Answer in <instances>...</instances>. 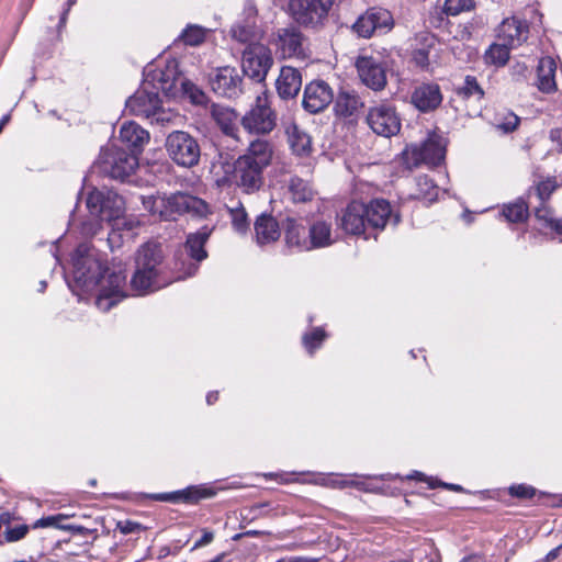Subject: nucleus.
Listing matches in <instances>:
<instances>
[{"instance_id": "obj_42", "label": "nucleus", "mask_w": 562, "mask_h": 562, "mask_svg": "<svg viewBox=\"0 0 562 562\" xmlns=\"http://www.w3.org/2000/svg\"><path fill=\"white\" fill-rule=\"evenodd\" d=\"M417 193L416 198L432 202L437 199L439 188L428 176H419L416 179Z\"/></svg>"}, {"instance_id": "obj_51", "label": "nucleus", "mask_w": 562, "mask_h": 562, "mask_svg": "<svg viewBox=\"0 0 562 562\" xmlns=\"http://www.w3.org/2000/svg\"><path fill=\"white\" fill-rule=\"evenodd\" d=\"M175 116L176 115L172 111L166 110L165 108L161 106V103H159L157 109H155L153 114L147 120L151 124H157V125L164 126V125L170 123Z\"/></svg>"}, {"instance_id": "obj_19", "label": "nucleus", "mask_w": 562, "mask_h": 562, "mask_svg": "<svg viewBox=\"0 0 562 562\" xmlns=\"http://www.w3.org/2000/svg\"><path fill=\"white\" fill-rule=\"evenodd\" d=\"M274 41L277 49L283 58L304 57V37L295 26L279 29Z\"/></svg>"}, {"instance_id": "obj_11", "label": "nucleus", "mask_w": 562, "mask_h": 562, "mask_svg": "<svg viewBox=\"0 0 562 562\" xmlns=\"http://www.w3.org/2000/svg\"><path fill=\"white\" fill-rule=\"evenodd\" d=\"M273 64L270 49L260 43L247 45L243 53V71L257 82H262Z\"/></svg>"}, {"instance_id": "obj_43", "label": "nucleus", "mask_w": 562, "mask_h": 562, "mask_svg": "<svg viewBox=\"0 0 562 562\" xmlns=\"http://www.w3.org/2000/svg\"><path fill=\"white\" fill-rule=\"evenodd\" d=\"M502 214L508 222H524L528 216V206L522 200H518L514 203L505 205Z\"/></svg>"}, {"instance_id": "obj_49", "label": "nucleus", "mask_w": 562, "mask_h": 562, "mask_svg": "<svg viewBox=\"0 0 562 562\" xmlns=\"http://www.w3.org/2000/svg\"><path fill=\"white\" fill-rule=\"evenodd\" d=\"M407 477L419 480V481H425L427 483V488H429V490H435L437 487H443V488L452 490L456 492H465L460 485L443 483L434 477H425L423 473L417 472V471H415L413 474L408 475Z\"/></svg>"}, {"instance_id": "obj_23", "label": "nucleus", "mask_w": 562, "mask_h": 562, "mask_svg": "<svg viewBox=\"0 0 562 562\" xmlns=\"http://www.w3.org/2000/svg\"><path fill=\"white\" fill-rule=\"evenodd\" d=\"M151 88L157 92L161 90L166 94H172L178 86L181 87V81L184 79L178 71V64L176 60H169L165 68L156 69L151 75Z\"/></svg>"}, {"instance_id": "obj_56", "label": "nucleus", "mask_w": 562, "mask_h": 562, "mask_svg": "<svg viewBox=\"0 0 562 562\" xmlns=\"http://www.w3.org/2000/svg\"><path fill=\"white\" fill-rule=\"evenodd\" d=\"M213 539H214L213 531L204 529L202 531L201 538L195 541L193 549L204 547V546L211 543L213 541Z\"/></svg>"}, {"instance_id": "obj_60", "label": "nucleus", "mask_w": 562, "mask_h": 562, "mask_svg": "<svg viewBox=\"0 0 562 562\" xmlns=\"http://www.w3.org/2000/svg\"><path fill=\"white\" fill-rule=\"evenodd\" d=\"M551 187L550 183H541L538 186V194L541 201H544L546 198L550 195Z\"/></svg>"}, {"instance_id": "obj_10", "label": "nucleus", "mask_w": 562, "mask_h": 562, "mask_svg": "<svg viewBox=\"0 0 562 562\" xmlns=\"http://www.w3.org/2000/svg\"><path fill=\"white\" fill-rule=\"evenodd\" d=\"M241 125L254 134H269L277 126V114L266 93L257 95L255 105L243 116Z\"/></svg>"}, {"instance_id": "obj_48", "label": "nucleus", "mask_w": 562, "mask_h": 562, "mask_svg": "<svg viewBox=\"0 0 562 562\" xmlns=\"http://www.w3.org/2000/svg\"><path fill=\"white\" fill-rule=\"evenodd\" d=\"M474 8V0H446L443 11L448 15H458Z\"/></svg>"}, {"instance_id": "obj_27", "label": "nucleus", "mask_w": 562, "mask_h": 562, "mask_svg": "<svg viewBox=\"0 0 562 562\" xmlns=\"http://www.w3.org/2000/svg\"><path fill=\"white\" fill-rule=\"evenodd\" d=\"M276 86L280 98H294L302 86L301 72L296 68L290 66L282 67Z\"/></svg>"}, {"instance_id": "obj_39", "label": "nucleus", "mask_w": 562, "mask_h": 562, "mask_svg": "<svg viewBox=\"0 0 562 562\" xmlns=\"http://www.w3.org/2000/svg\"><path fill=\"white\" fill-rule=\"evenodd\" d=\"M510 49L507 44L499 42L494 43L485 53V60L487 64H492L497 67L506 65L510 56Z\"/></svg>"}, {"instance_id": "obj_12", "label": "nucleus", "mask_w": 562, "mask_h": 562, "mask_svg": "<svg viewBox=\"0 0 562 562\" xmlns=\"http://www.w3.org/2000/svg\"><path fill=\"white\" fill-rule=\"evenodd\" d=\"M367 123L378 135L391 137L401 130V119L394 106L381 103L372 106L367 114Z\"/></svg>"}, {"instance_id": "obj_4", "label": "nucleus", "mask_w": 562, "mask_h": 562, "mask_svg": "<svg viewBox=\"0 0 562 562\" xmlns=\"http://www.w3.org/2000/svg\"><path fill=\"white\" fill-rule=\"evenodd\" d=\"M220 166L225 175L222 178H216L218 186H225L233 181L243 192L250 194L258 191L263 184L265 169L246 158L239 156L233 165L221 161Z\"/></svg>"}, {"instance_id": "obj_61", "label": "nucleus", "mask_w": 562, "mask_h": 562, "mask_svg": "<svg viewBox=\"0 0 562 562\" xmlns=\"http://www.w3.org/2000/svg\"><path fill=\"white\" fill-rule=\"evenodd\" d=\"M507 492L514 493V492H538V491L531 486H527L525 484H519V485L509 486Z\"/></svg>"}, {"instance_id": "obj_33", "label": "nucleus", "mask_w": 562, "mask_h": 562, "mask_svg": "<svg viewBox=\"0 0 562 562\" xmlns=\"http://www.w3.org/2000/svg\"><path fill=\"white\" fill-rule=\"evenodd\" d=\"M363 106V102L359 95L349 90H340L336 97L334 110L338 116H352Z\"/></svg>"}, {"instance_id": "obj_64", "label": "nucleus", "mask_w": 562, "mask_h": 562, "mask_svg": "<svg viewBox=\"0 0 562 562\" xmlns=\"http://www.w3.org/2000/svg\"><path fill=\"white\" fill-rule=\"evenodd\" d=\"M550 228L562 235V220H550Z\"/></svg>"}, {"instance_id": "obj_29", "label": "nucleus", "mask_w": 562, "mask_h": 562, "mask_svg": "<svg viewBox=\"0 0 562 562\" xmlns=\"http://www.w3.org/2000/svg\"><path fill=\"white\" fill-rule=\"evenodd\" d=\"M211 114L225 135L234 139L238 138L239 128L237 125V113L234 110L218 104H213Z\"/></svg>"}, {"instance_id": "obj_38", "label": "nucleus", "mask_w": 562, "mask_h": 562, "mask_svg": "<svg viewBox=\"0 0 562 562\" xmlns=\"http://www.w3.org/2000/svg\"><path fill=\"white\" fill-rule=\"evenodd\" d=\"M418 38L423 46L414 50L413 59L417 66L426 68L429 65L430 50L436 44V37L430 33H423Z\"/></svg>"}, {"instance_id": "obj_55", "label": "nucleus", "mask_w": 562, "mask_h": 562, "mask_svg": "<svg viewBox=\"0 0 562 562\" xmlns=\"http://www.w3.org/2000/svg\"><path fill=\"white\" fill-rule=\"evenodd\" d=\"M519 124V117L514 113H508L505 116L504 122L497 124V127L505 133L513 132L517 128Z\"/></svg>"}, {"instance_id": "obj_3", "label": "nucleus", "mask_w": 562, "mask_h": 562, "mask_svg": "<svg viewBox=\"0 0 562 562\" xmlns=\"http://www.w3.org/2000/svg\"><path fill=\"white\" fill-rule=\"evenodd\" d=\"M143 205L164 221H176L184 214L202 217L209 212V206L202 199L183 192L144 196Z\"/></svg>"}, {"instance_id": "obj_30", "label": "nucleus", "mask_w": 562, "mask_h": 562, "mask_svg": "<svg viewBox=\"0 0 562 562\" xmlns=\"http://www.w3.org/2000/svg\"><path fill=\"white\" fill-rule=\"evenodd\" d=\"M255 234L259 245L270 244L280 237V227L274 217L261 214L255 222Z\"/></svg>"}, {"instance_id": "obj_1", "label": "nucleus", "mask_w": 562, "mask_h": 562, "mask_svg": "<svg viewBox=\"0 0 562 562\" xmlns=\"http://www.w3.org/2000/svg\"><path fill=\"white\" fill-rule=\"evenodd\" d=\"M71 260L74 281L78 288L89 292L100 286V293L95 300L100 311L108 312L127 296L125 272L123 270L109 272L89 244H80L75 249Z\"/></svg>"}, {"instance_id": "obj_54", "label": "nucleus", "mask_w": 562, "mask_h": 562, "mask_svg": "<svg viewBox=\"0 0 562 562\" xmlns=\"http://www.w3.org/2000/svg\"><path fill=\"white\" fill-rule=\"evenodd\" d=\"M116 529H119L122 535H132L139 533L144 528L140 524L126 519L119 520L116 522Z\"/></svg>"}, {"instance_id": "obj_21", "label": "nucleus", "mask_w": 562, "mask_h": 562, "mask_svg": "<svg viewBox=\"0 0 562 562\" xmlns=\"http://www.w3.org/2000/svg\"><path fill=\"white\" fill-rule=\"evenodd\" d=\"M104 202L102 204V215H100L101 221L113 222V231L109 234L108 241L110 244L115 243V238L120 237L116 233V228L120 229L121 226L126 225V220L121 217L123 213V199L115 192L111 190H106V195L104 196Z\"/></svg>"}, {"instance_id": "obj_57", "label": "nucleus", "mask_w": 562, "mask_h": 562, "mask_svg": "<svg viewBox=\"0 0 562 562\" xmlns=\"http://www.w3.org/2000/svg\"><path fill=\"white\" fill-rule=\"evenodd\" d=\"M528 67L522 63H517L513 66V75L517 80L525 79L527 77Z\"/></svg>"}, {"instance_id": "obj_32", "label": "nucleus", "mask_w": 562, "mask_h": 562, "mask_svg": "<svg viewBox=\"0 0 562 562\" xmlns=\"http://www.w3.org/2000/svg\"><path fill=\"white\" fill-rule=\"evenodd\" d=\"M212 233V228L203 226L195 233L189 234L186 241V249L189 256L200 262L207 257L204 246Z\"/></svg>"}, {"instance_id": "obj_50", "label": "nucleus", "mask_w": 562, "mask_h": 562, "mask_svg": "<svg viewBox=\"0 0 562 562\" xmlns=\"http://www.w3.org/2000/svg\"><path fill=\"white\" fill-rule=\"evenodd\" d=\"M326 334L323 328H314L311 333L303 336V345L310 353H313L325 339Z\"/></svg>"}, {"instance_id": "obj_25", "label": "nucleus", "mask_w": 562, "mask_h": 562, "mask_svg": "<svg viewBox=\"0 0 562 562\" xmlns=\"http://www.w3.org/2000/svg\"><path fill=\"white\" fill-rule=\"evenodd\" d=\"M119 137L131 149V153L136 155H139L149 142V133L133 121L124 122L121 125Z\"/></svg>"}, {"instance_id": "obj_53", "label": "nucleus", "mask_w": 562, "mask_h": 562, "mask_svg": "<svg viewBox=\"0 0 562 562\" xmlns=\"http://www.w3.org/2000/svg\"><path fill=\"white\" fill-rule=\"evenodd\" d=\"M30 530L27 525H19L14 527H7L4 538L9 542H15L23 539Z\"/></svg>"}, {"instance_id": "obj_16", "label": "nucleus", "mask_w": 562, "mask_h": 562, "mask_svg": "<svg viewBox=\"0 0 562 562\" xmlns=\"http://www.w3.org/2000/svg\"><path fill=\"white\" fill-rule=\"evenodd\" d=\"M334 100L333 89L323 80L310 82L303 94V108L310 113H318L325 110Z\"/></svg>"}, {"instance_id": "obj_26", "label": "nucleus", "mask_w": 562, "mask_h": 562, "mask_svg": "<svg viewBox=\"0 0 562 562\" xmlns=\"http://www.w3.org/2000/svg\"><path fill=\"white\" fill-rule=\"evenodd\" d=\"M274 154L273 145L270 140L256 138L251 140L240 157L246 158L250 162L266 169L271 165Z\"/></svg>"}, {"instance_id": "obj_63", "label": "nucleus", "mask_w": 562, "mask_h": 562, "mask_svg": "<svg viewBox=\"0 0 562 562\" xmlns=\"http://www.w3.org/2000/svg\"><path fill=\"white\" fill-rule=\"evenodd\" d=\"M288 562H319V559L307 557H291L288 559Z\"/></svg>"}, {"instance_id": "obj_36", "label": "nucleus", "mask_w": 562, "mask_h": 562, "mask_svg": "<svg viewBox=\"0 0 562 562\" xmlns=\"http://www.w3.org/2000/svg\"><path fill=\"white\" fill-rule=\"evenodd\" d=\"M288 190L294 202L311 201L316 191L313 184L299 176H291L288 181Z\"/></svg>"}, {"instance_id": "obj_18", "label": "nucleus", "mask_w": 562, "mask_h": 562, "mask_svg": "<svg viewBox=\"0 0 562 562\" xmlns=\"http://www.w3.org/2000/svg\"><path fill=\"white\" fill-rule=\"evenodd\" d=\"M529 36V23L517 16L506 18L497 29V38L512 48L519 47Z\"/></svg>"}, {"instance_id": "obj_5", "label": "nucleus", "mask_w": 562, "mask_h": 562, "mask_svg": "<svg viewBox=\"0 0 562 562\" xmlns=\"http://www.w3.org/2000/svg\"><path fill=\"white\" fill-rule=\"evenodd\" d=\"M165 147L168 157L179 167L192 168L200 161V145L188 132H171L166 138Z\"/></svg>"}, {"instance_id": "obj_7", "label": "nucleus", "mask_w": 562, "mask_h": 562, "mask_svg": "<svg viewBox=\"0 0 562 562\" xmlns=\"http://www.w3.org/2000/svg\"><path fill=\"white\" fill-rule=\"evenodd\" d=\"M98 164L101 171L109 177L124 180L137 168L138 155L123 148L109 146L101 150Z\"/></svg>"}, {"instance_id": "obj_34", "label": "nucleus", "mask_w": 562, "mask_h": 562, "mask_svg": "<svg viewBox=\"0 0 562 562\" xmlns=\"http://www.w3.org/2000/svg\"><path fill=\"white\" fill-rule=\"evenodd\" d=\"M308 241L311 243V249L323 248L334 244L335 238L331 233V224L324 220L314 222L308 231Z\"/></svg>"}, {"instance_id": "obj_8", "label": "nucleus", "mask_w": 562, "mask_h": 562, "mask_svg": "<svg viewBox=\"0 0 562 562\" xmlns=\"http://www.w3.org/2000/svg\"><path fill=\"white\" fill-rule=\"evenodd\" d=\"M361 82L373 91H381L387 83L389 58L380 53L361 55L356 60Z\"/></svg>"}, {"instance_id": "obj_15", "label": "nucleus", "mask_w": 562, "mask_h": 562, "mask_svg": "<svg viewBox=\"0 0 562 562\" xmlns=\"http://www.w3.org/2000/svg\"><path fill=\"white\" fill-rule=\"evenodd\" d=\"M243 78L234 67H221L210 77L212 90L218 95L236 98L241 92Z\"/></svg>"}, {"instance_id": "obj_6", "label": "nucleus", "mask_w": 562, "mask_h": 562, "mask_svg": "<svg viewBox=\"0 0 562 562\" xmlns=\"http://www.w3.org/2000/svg\"><path fill=\"white\" fill-rule=\"evenodd\" d=\"M402 156L404 164L409 169L420 164L438 166L446 156V142L443 137L431 134L420 145L406 147Z\"/></svg>"}, {"instance_id": "obj_41", "label": "nucleus", "mask_w": 562, "mask_h": 562, "mask_svg": "<svg viewBox=\"0 0 562 562\" xmlns=\"http://www.w3.org/2000/svg\"><path fill=\"white\" fill-rule=\"evenodd\" d=\"M64 517L61 515L43 517L41 519H37L33 524L32 528L36 529V528L56 527L59 529L70 530L74 533H79V535H85L89 531L87 528H85L82 526L59 525L58 521L61 520Z\"/></svg>"}, {"instance_id": "obj_45", "label": "nucleus", "mask_w": 562, "mask_h": 562, "mask_svg": "<svg viewBox=\"0 0 562 562\" xmlns=\"http://www.w3.org/2000/svg\"><path fill=\"white\" fill-rule=\"evenodd\" d=\"M458 93L465 99L474 98L475 100H481L484 95V91L474 76H467L464 78V82L458 89Z\"/></svg>"}, {"instance_id": "obj_40", "label": "nucleus", "mask_w": 562, "mask_h": 562, "mask_svg": "<svg viewBox=\"0 0 562 562\" xmlns=\"http://www.w3.org/2000/svg\"><path fill=\"white\" fill-rule=\"evenodd\" d=\"M149 498L156 502H165L171 504H194L201 498L210 496L211 494H146Z\"/></svg>"}, {"instance_id": "obj_58", "label": "nucleus", "mask_w": 562, "mask_h": 562, "mask_svg": "<svg viewBox=\"0 0 562 562\" xmlns=\"http://www.w3.org/2000/svg\"><path fill=\"white\" fill-rule=\"evenodd\" d=\"M540 497L543 498V503L551 506H562V494H559V499H557V494H539Z\"/></svg>"}, {"instance_id": "obj_44", "label": "nucleus", "mask_w": 562, "mask_h": 562, "mask_svg": "<svg viewBox=\"0 0 562 562\" xmlns=\"http://www.w3.org/2000/svg\"><path fill=\"white\" fill-rule=\"evenodd\" d=\"M207 30L200 25H188L180 35L184 44L198 46L204 42Z\"/></svg>"}, {"instance_id": "obj_17", "label": "nucleus", "mask_w": 562, "mask_h": 562, "mask_svg": "<svg viewBox=\"0 0 562 562\" xmlns=\"http://www.w3.org/2000/svg\"><path fill=\"white\" fill-rule=\"evenodd\" d=\"M149 82H145L126 101V109L136 116L148 119L155 109L161 103L158 92L155 89H148Z\"/></svg>"}, {"instance_id": "obj_62", "label": "nucleus", "mask_w": 562, "mask_h": 562, "mask_svg": "<svg viewBox=\"0 0 562 562\" xmlns=\"http://www.w3.org/2000/svg\"><path fill=\"white\" fill-rule=\"evenodd\" d=\"M561 549L562 546H558L557 548L549 551L544 557V562H552L553 560H555L559 557Z\"/></svg>"}, {"instance_id": "obj_47", "label": "nucleus", "mask_w": 562, "mask_h": 562, "mask_svg": "<svg viewBox=\"0 0 562 562\" xmlns=\"http://www.w3.org/2000/svg\"><path fill=\"white\" fill-rule=\"evenodd\" d=\"M232 225L237 233L244 234L249 228L248 216L245 209L239 205L231 209Z\"/></svg>"}, {"instance_id": "obj_52", "label": "nucleus", "mask_w": 562, "mask_h": 562, "mask_svg": "<svg viewBox=\"0 0 562 562\" xmlns=\"http://www.w3.org/2000/svg\"><path fill=\"white\" fill-rule=\"evenodd\" d=\"M182 90L190 97L194 104H202L205 101V94L191 81L183 79L181 81Z\"/></svg>"}, {"instance_id": "obj_31", "label": "nucleus", "mask_w": 562, "mask_h": 562, "mask_svg": "<svg viewBox=\"0 0 562 562\" xmlns=\"http://www.w3.org/2000/svg\"><path fill=\"white\" fill-rule=\"evenodd\" d=\"M555 60L546 56L539 60L537 72H538V89L544 93L553 92L557 89L555 83Z\"/></svg>"}, {"instance_id": "obj_13", "label": "nucleus", "mask_w": 562, "mask_h": 562, "mask_svg": "<svg viewBox=\"0 0 562 562\" xmlns=\"http://www.w3.org/2000/svg\"><path fill=\"white\" fill-rule=\"evenodd\" d=\"M393 26V16L383 8H371L358 18L353 31L361 37L369 38L375 31L386 33Z\"/></svg>"}, {"instance_id": "obj_59", "label": "nucleus", "mask_w": 562, "mask_h": 562, "mask_svg": "<svg viewBox=\"0 0 562 562\" xmlns=\"http://www.w3.org/2000/svg\"><path fill=\"white\" fill-rule=\"evenodd\" d=\"M536 217L540 221H543L548 227H550V220H554L550 212L547 209H537L536 210Z\"/></svg>"}, {"instance_id": "obj_22", "label": "nucleus", "mask_w": 562, "mask_h": 562, "mask_svg": "<svg viewBox=\"0 0 562 562\" xmlns=\"http://www.w3.org/2000/svg\"><path fill=\"white\" fill-rule=\"evenodd\" d=\"M366 221L369 227L382 229L389 221L396 225L400 221L398 215L392 214L391 204L384 199H374L370 203L364 204Z\"/></svg>"}, {"instance_id": "obj_9", "label": "nucleus", "mask_w": 562, "mask_h": 562, "mask_svg": "<svg viewBox=\"0 0 562 562\" xmlns=\"http://www.w3.org/2000/svg\"><path fill=\"white\" fill-rule=\"evenodd\" d=\"M335 0H290L289 10L301 25L317 27L327 19Z\"/></svg>"}, {"instance_id": "obj_20", "label": "nucleus", "mask_w": 562, "mask_h": 562, "mask_svg": "<svg viewBox=\"0 0 562 562\" xmlns=\"http://www.w3.org/2000/svg\"><path fill=\"white\" fill-rule=\"evenodd\" d=\"M364 215V203L353 201L349 203L347 207L341 212V215L337 217V225L346 234H364L367 227H369Z\"/></svg>"}, {"instance_id": "obj_46", "label": "nucleus", "mask_w": 562, "mask_h": 562, "mask_svg": "<svg viewBox=\"0 0 562 562\" xmlns=\"http://www.w3.org/2000/svg\"><path fill=\"white\" fill-rule=\"evenodd\" d=\"M105 195L106 190L103 191L93 189L91 192H89L86 204L91 215H94L97 217H100V215H102V204L104 202Z\"/></svg>"}, {"instance_id": "obj_2", "label": "nucleus", "mask_w": 562, "mask_h": 562, "mask_svg": "<svg viewBox=\"0 0 562 562\" xmlns=\"http://www.w3.org/2000/svg\"><path fill=\"white\" fill-rule=\"evenodd\" d=\"M135 267L131 279V289L138 295L160 290L176 280L193 276L198 270L196 265L190 263L183 276L170 277L162 248L157 243H146L138 248Z\"/></svg>"}, {"instance_id": "obj_35", "label": "nucleus", "mask_w": 562, "mask_h": 562, "mask_svg": "<svg viewBox=\"0 0 562 562\" xmlns=\"http://www.w3.org/2000/svg\"><path fill=\"white\" fill-rule=\"evenodd\" d=\"M288 142L292 151L297 156H304L311 153L312 144L311 137L296 124H291L286 127Z\"/></svg>"}, {"instance_id": "obj_14", "label": "nucleus", "mask_w": 562, "mask_h": 562, "mask_svg": "<svg viewBox=\"0 0 562 562\" xmlns=\"http://www.w3.org/2000/svg\"><path fill=\"white\" fill-rule=\"evenodd\" d=\"M310 482L315 483L325 488L331 490H346L355 488L359 492H379L378 487L371 483V479L360 480L355 475H339V474H311Z\"/></svg>"}, {"instance_id": "obj_24", "label": "nucleus", "mask_w": 562, "mask_h": 562, "mask_svg": "<svg viewBox=\"0 0 562 562\" xmlns=\"http://www.w3.org/2000/svg\"><path fill=\"white\" fill-rule=\"evenodd\" d=\"M442 102V94L437 83H422L412 93V103L420 112L436 110Z\"/></svg>"}, {"instance_id": "obj_37", "label": "nucleus", "mask_w": 562, "mask_h": 562, "mask_svg": "<svg viewBox=\"0 0 562 562\" xmlns=\"http://www.w3.org/2000/svg\"><path fill=\"white\" fill-rule=\"evenodd\" d=\"M232 36L240 43H258L262 37V30L255 24L252 21H245L238 23L232 27Z\"/></svg>"}, {"instance_id": "obj_28", "label": "nucleus", "mask_w": 562, "mask_h": 562, "mask_svg": "<svg viewBox=\"0 0 562 562\" xmlns=\"http://www.w3.org/2000/svg\"><path fill=\"white\" fill-rule=\"evenodd\" d=\"M285 243L290 248L299 251L311 250V243L305 226L295 218L288 217L284 222Z\"/></svg>"}]
</instances>
